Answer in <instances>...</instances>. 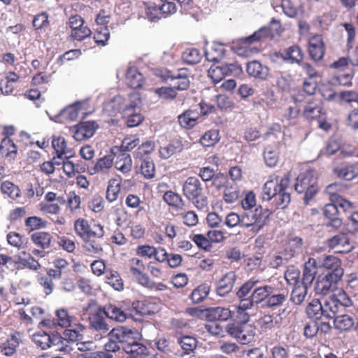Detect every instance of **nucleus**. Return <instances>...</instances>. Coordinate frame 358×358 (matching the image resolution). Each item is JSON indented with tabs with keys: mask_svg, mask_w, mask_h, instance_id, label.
I'll return each instance as SVG.
<instances>
[{
	"mask_svg": "<svg viewBox=\"0 0 358 358\" xmlns=\"http://www.w3.org/2000/svg\"><path fill=\"white\" fill-rule=\"evenodd\" d=\"M352 306V301L344 291H339L322 301L313 299L306 308L308 317L314 320L331 319L335 314L342 313Z\"/></svg>",
	"mask_w": 358,
	"mask_h": 358,
	"instance_id": "1",
	"label": "nucleus"
},
{
	"mask_svg": "<svg viewBox=\"0 0 358 358\" xmlns=\"http://www.w3.org/2000/svg\"><path fill=\"white\" fill-rule=\"evenodd\" d=\"M290 183V173H287L282 178L275 177L268 180L262 188L263 201H271L277 208H285L291 201L288 192Z\"/></svg>",
	"mask_w": 358,
	"mask_h": 358,
	"instance_id": "2",
	"label": "nucleus"
},
{
	"mask_svg": "<svg viewBox=\"0 0 358 358\" xmlns=\"http://www.w3.org/2000/svg\"><path fill=\"white\" fill-rule=\"evenodd\" d=\"M272 283L262 284L255 278H251L245 281L236 290L237 299H243L245 301L243 305L245 307H254L261 306L264 308V303H266L271 290Z\"/></svg>",
	"mask_w": 358,
	"mask_h": 358,
	"instance_id": "3",
	"label": "nucleus"
},
{
	"mask_svg": "<svg viewBox=\"0 0 358 358\" xmlns=\"http://www.w3.org/2000/svg\"><path fill=\"white\" fill-rule=\"evenodd\" d=\"M122 96H115L106 105L107 110L113 109L114 112H122L123 116L127 117V125L129 127L138 126L143 120L140 113L135 111L136 106L140 103V96L137 93L130 94L129 103H124Z\"/></svg>",
	"mask_w": 358,
	"mask_h": 358,
	"instance_id": "4",
	"label": "nucleus"
},
{
	"mask_svg": "<svg viewBox=\"0 0 358 358\" xmlns=\"http://www.w3.org/2000/svg\"><path fill=\"white\" fill-rule=\"evenodd\" d=\"M271 214V211L269 209L263 208L261 206L252 210H244L241 213V227L250 228L252 233L257 234L268 223Z\"/></svg>",
	"mask_w": 358,
	"mask_h": 358,
	"instance_id": "5",
	"label": "nucleus"
},
{
	"mask_svg": "<svg viewBox=\"0 0 358 358\" xmlns=\"http://www.w3.org/2000/svg\"><path fill=\"white\" fill-rule=\"evenodd\" d=\"M331 201L324 207V215L329 220L326 226L333 229H338L343 224L342 219L338 216L340 210H348L352 207V203L337 194L331 196Z\"/></svg>",
	"mask_w": 358,
	"mask_h": 358,
	"instance_id": "6",
	"label": "nucleus"
},
{
	"mask_svg": "<svg viewBox=\"0 0 358 358\" xmlns=\"http://www.w3.org/2000/svg\"><path fill=\"white\" fill-rule=\"evenodd\" d=\"M182 192L188 201L200 210L208 208V200L202 184L196 177H188L182 185Z\"/></svg>",
	"mask_w": 358,
	"mask_h": 358,
	"instance_id": "7",
	"label": "nucleus"
},
{
	"mask_svg": "<svg viewBox=\"0 0 358 358\" xmlns=\"http://www.w3.org/2000/svg\"><path fill=\"white\" fill-rule=\"evenodd\" d=\"M294 188L298 193H304V203L306 205L308 204L318 190L317 178L315 175V171L308 169L301 172L296 178Z\"/></svg>",
	"mask_w": 358,
	"mask_h": 358,
	"instance_id": "8",
	"label": "nucleus"
},
{
	"mask_svg": "<svg viewBox=\"0 0 358 358\" xmlns=\"http://www.w3.org/2000/svg\"><path fill=\"white\" fill-rule=\"evenodd\" d=\"M289 296V290L281 282L272 283L268 297L264 308L276 309L278 308L277 316L280 317L285 313L286 308H281L287 301Z\"/></svg>",
	"mask_w": 358,
	"mask_h": 358,
	"instance_id": "9",
	"label": "nucleus"
},
{
	"mask_svg": "<svg viewBox=\"0 0 358 358\" xmlns=\"http://www.w3.org/2000/svg\"><path fill=\"white\" fill-rule=\"evenodd\" d=\"M319 268L327 271V275L333 276V278H342L344 270L341 265V259L334 255H323L317 258Z\"/></svg>",
	"mask_w": 358,
	"mask_h": 358,
	"instance_id": "10",
	"label": "nucleus"
},
{
	"mask_svg": "<svg viewBox=\"0 0 358 358\" xmlns=\"http://www.w3.org/2000/svg\"><path fill=\"white\" fill-rule=\"evenodd\" d=\"M225 332L236 338L242 344L253 341L255 332L251 325H243L239 323H230L225 327Z\"/></svg>",
	"mask_w": 358,
	"mask_h": 358,
	"instance_id": "11",
	"label": "nucleus"
},
{
	"mask_svg": "<svg viewBox=\"0 0 358 358\" xmlns=\"http://www.w3.org/2000/svg\"><path fill=\"white\" fill-rule=\"evenodd\" d=\"M281 29L280 22L275 18H272L268 27H262L252 35L245 38L244 42L251 44L255 41H261L268 36L273 37L274 34H278Z\"/></svg>",
	"mask_w": 358,
	"mask_h": 358,
	"instance_id": "12",
	"label": "nucleus"
},
{
	"mask_svg": "<svg viewBox=\"0 0 358 358\" xmlns=\"http://www.w3.org/2000/svg\"><path fill=\"white\" fill-rule=\"evenodd\" d=\"M129 268L131 274L140 285L149 288L152 287V281L143 273L145 266L141 260L138 258H132L129 261Z\"/></svg>",
	"mask_w": 358,
	"mask_h": 358,
	"instance_id": "13",
	"label": "nucleus"
},
{
	"mask_svg": "<svg viewBox=\"0 0 358 358\" xmlns=\"http://www.w3.org/2000/svg\"><path fill=\"white\" fill-rule=\"evenodd\" d=\"M237 274L233 271L227 272L216 283V293L220 296H225L233 289L237 280Z\"/></svg>",
	"mask_w": 358,
	"mask_h": 358,
	"instance_id": "14",
	"label": "nucleus"
},
{
	"mask_svg": "<svg viewBox=\"0 0 358 358\" xmlns=\"http://www.w3.org/2000/svg\"><path fill=\"white\" fill-rule=\"evenodd\" d=\"M341 278H333L331 275L324 274L319 275L315 285V291L316 294L327 295L329 292L336 289L338 282Z\"/></svg>",
	"mask_w": 358,
	"mask_h": 358,
	"instance_id": "15",
	"label": "nucleus"
},
{
	"mask_svg": "<svg viewBox=\"0 0 358 358\" xmlns=\"http://www.w3.org/2000/svg\"><path fill=\"white\" fill-rule=\"evenodd\" d=\"M33 342L42 350H46L52 346L53 343H59L61 341L59 334H48L44 331H39L32 336Z\"/></svg>",
	"mask_w": 358,
	"mask_h": 358,
	"instance_id": "16",
	"label": "nucleus"
},
{
	"mask_svg": "<svg viewBox=\"0 0 358 358\" xmlns=\"http://www.w3.org/2000/svg\"><path fill=\"white\" fill-rule=\"evenodd\" d=\"M96 128L97 124L94 121L79 123L75 127L73 138L78 141L89 139L94 134Z\"/></svg>",
	"mask_w": 358,
	"mask_h": 358,
	"instance_id": "17",
	"label": "nucleus"
},
{
	"mask_svg": "<svg viewBox=\"0 0 358 358\" xmlns=\"http://www.w3.org/2000/svg\"><path fill=\"white\" fill-rule=\"evenodd\" d=\"M329 246L336 250L338 252H348L350 251L352 246L350 243L347 234L341 233L335 235L328 240Z\"/></svg>",
	"mask_w": 358,
	"mask_h": 358,
	"instance_id": "18",
	"label": "nucleus"
},
{
	"mask_svg": "<svg viewBox=\"0 0 358 358\" xmlns=\"http://www.w3.org/2000/svg\"><path fill=\"white\" fill-rule=\"evenodd\" d=\"M108 336L113 339H115L123 349V347L132 341L134 338V332L131 329L125 327H118L113 328L108 334Z\"/></svg>",
	"mask_w": 358,
	"mask_h": 358,
	"instance_id": "19",
	"label": "nucleus"
},
{
	"mask_svg": "<svg viewBox=\"0 0 358 358\" xmlns=\"http://www.w3.org/2000/svg\"><path fill=\"white\" fill-rule=\"evenodd\" d=\"M103 311L99 308L97 312L90 317V328L99 333V339L106 335L110 329L109 325L102 316Z\"/></svg>",
	"mask_w": 358,
	"mask_h": 358,
	"instance_id": "20",
	"label": "nucleus"
},
{
	"mask_svg": "<svg viewBox=\"0 0 358 358\" xmlns=\"http://www.w3.org/2000/svg\"><path fill=\"white\" fill-rule=\"evenodd\" d=\"M308 51L315 61L322 59L324 55V44L321 35H315L309 40Z\"/></svg>",
	"mask_w": 358,
	"mask_h": 358,
	"instance_id": "21",
	"label": "nucleus"
},
{
	"mask_svg": "<svg viewBox=\"0 0 358 358\" xmlns=\"http://www.w3.org/2000/svg\"><path fill=\"white\" fill-rule=\"evenodd\" d=\"M246 70L249 76L261 80H266L270 73L269 68L257 60L248 62Z\"/></svg>",
	"mask_w": 358,
	"mask_h": 358,
	"instance_id": "22",
	"label": "nucleus"
},
{
	"mask_svg": "<svg viewBox=\"0 0 358 358\" xmlns=\"http://www.w3.org/2000/svg\"><path fill=\"white\" fill-rule=\"evenodd\" d=\"M80 108L81 103L77 101L62 109L53 120L57 122H63L64 120L75 121L78 117Z\"/></svg>",
	"mask_w": 358,
	"mask_h": 358,
	"instance_id": "23",
	"label": "nucleus"
},
{
	"mask_svg": "<svg viewBox=\"0 0 358 358\" xmlns=\"http://www.w3.org/2000/svg\"><path fill=\"white\" fill-rule=\"evenodd\" d=\"M205 315L209 322L227 321L231 317V312L227 308L211 307L205 310Z\"/></svg>",
	"mask_w": 358,
	"mask_h": 358,
	"instance_id": "24",
	"label": "nucleus"
},
{
	"mask_svg": "<svg viewBox=\"0 0 358 358\" xmlns=\"http://www.w3.org/2000/svg\"><path fill=\"white\" fill-rule=\"evenodd\" d=\"M317 268H319V266H317V259L309 258L304 264L301 282L310 286L315 278Z\"/></svg>",
	"mask_w": 358,
	"mask_h": 358,
	"instance_id": "25",
	"label": "nucleus"
},
{
	"mask_svg": "<svg viewBox=\"0 0 358 358\" xmlns=\"http://www.w3.org/2000/svg\"><path fill=\"white\" fill-rule=\"evenodd\" d=\"M100 308L104 315L118 322H124L129 316V314L115 305L108 304L103 307H100Z\"/></svg>",
	"mask_w": 358,
	"mask_h": 358,
	"instance_id": "26",
	"label": "nucleus"
},
{
	"mask_svg": "<svg viewBox=\"0 0 358 358\" xmlns=\"http://www.w3.org/2000/svg\"><path fill=\"white\" fill-rule=\"evenodd\" d=\"M334 173L341 179L352 180L358 176V162L336 167Z\"/></svg>",
	"mask_w": 358,
	"mask_h": 358,
	"instance_id": "27",
	"label": "nucleus"
},
{
	"mask_svg": "<svg viewBox=\"0 0 358 358\" xmlns=\"http://www.w3.org/2000/svg\"><path fill=\"white\" fill-rule=\"evenodd\" d=\"M282 59L289 64H300L303 62V54L298 45H292L280 52Z\"/></svg>",
	"mask_w": 358,
	"mask_h": 358,
	"instance_id": "28",
	"label": "nucleus"
},
{
	"mask_svg": "<svg viewBox=\"0 0 358 358\" xmlns=\"http://www.w3.org/2000/svg\"><path fill=\"white\" fill-rule=\"evenodd\" d=\"M305 117L310 120L320 118L322 115V103L319 100L307 101L303 111Z\"/></svg>",
	"mask_w": 358,
	"mask_h": 358,
	"instance_id": "29",
	"label": "nucleus"
},
{
	"mask_svg": "<svg viewBox=\"0 0 358 358\" xmlns=\"http://www.w3.org/2000/svg\"><path fill=\"white\" fill-rule=\"evenodd\" d=\"M345 309L333 317L335 329L339 331H348L355 324L353 317L345 313Z\"/></svg>",
	"mask_w": 358,
	"mask_h": 358,
	"instance_id": "30",
	"label": "nucleus"
},
{
	"mask_svg": "<svg viewBox=\"0 0 358 358\" xmlns=\"http://www.w3.org/2000/svg\"><path fill=\"white\" fill-rule=\"evenodd\" d=\"M184 145L180 139H173L169 143L159 149V155L163 159H168L172 155L182 151Z\"/></svg>",
	"mask_w": 358,
	"mask_h": 358,
	"instance_id": "31",
	"label": "nucleus"
},
{
	"mask_svg": "<svg viewBox=\"0 0 358 358\" xmlns=\"http://www.w3.org/2000/svg\"><path fill=\"white\" fill-rule=\"evenodd\" d=\"M126 82L131 88H140L144 83V77L136 68L130 67L126 73Z\"/></svg>",
	"mask_w": 358,
	"mask_h": 358,
	"instance_id": "32",
	"label": "nucleus"
},
{
	"mask_svg": "<svg viewBox=\"0 0 358 358\" xmlns=\"http://www.w3.org/2000/svg\"><path fill=\"white\" fill-rule=\"evenodd\" d=\"M123 350L134 358L143 357L148 354V348L144 345L134 341V338H132V341L123 347Z\"/></svg>",
	"mask_w": 358,
	"mask_h": 358,
	"instance_id": "33",
	"label": "nucleus"
},
{
	"mask_svg": "<svg viewBox=\"0 0 358 358\" xmlns=\"http://www.w3.org/2000/svg\"><path fill=\"white\" fill-rule=\"evenodd\" d=\"M302 245L303 239L298 236H294L286 242L283 250L292 259L301 252Z\"/></svg>",
	"mask_w": 358,
	"mask_h": 358,
	"instance_id": "34",
	"label": "nucleus"
},
{
	"mask_svg": "<svg viewBox=\"0 0 358 358\" xmlns=\"http://www.w3.org/2000/svg\"><path fill=\"white\" fill-rule=\"evenodd\" d=\"M198 118V112L193 110H186L178 117L180 125L185 129L194 127L197 123Z\"/></svg>",
	"mask_w": 358,
	"mask_h": 358,
	"instance_id": "35",
	"label": "nucleus"
},
{
	"mask_svg": "<svg viewBox=\"0 0 358 358\" xmlns=\"http://www.w3.org/2000/svg\"><path fill=\"white\" fill-rule=\"evenodd\" d=\"M163 200L176 210H182L185 205L182 197L173 191L166 192L163 196Z\"/></svg>",
	"mask_w": 358,
	"mask_h": 358,
	"instance_id": "36",
	"label": "nucleus"
},
{
	"mask_svg": "<svg viewBox=\"0 0 358 358\" xmlns=\"http://www.w3.org/2000/svg\"><path fill=\"white\" fill-rule=\"evenodd\" d=\"M52 236L45 231H37L31 234V239L33 243L43 250L50 247Z\"/></svg>",
	"mask_w": 358,
	"mask_h": 358,
	"instance_id": "37",
	"label": "nucleus"
},
{
	"mask_svg": "<svg viewBox=\"0 0 358 358\" xmlns=\"http://www.w3.org/2000/svg\"><path fill=\"white\" fill-rule=\"evenodd\" d=\"M308 287V285H304L302 282L293 286L290 301L295 305L301 304L307 295Z\"/></svg>",
	"mask_w": 358,
	"mask_h": 358,
	"instance_id": "38",
	"label": "nucleus"
},
{
	"mask_svg": "<svg viewBox=\"0 0 358 358\" xmlns=\"http://www.w3.org/2000/svg\"><path fill=\"white\" fill-rule=\"evenodd\" d=\"M0 152L10 160H13L15 158L17 150L13 141L6 137L1 142Z\"/></svg>",
	"mask_w": 358,
	"mask_h": 358,
	"instance_id": "39",
	"label": "nucleus"
},
{
	"mask_svg": "<svg viewBox=\"0 0 358 358\" xmlns=\"http://www.w3.org/2000/svg\"><path fill=\"white\" fill-rule=\"evenodd\" d=\"M171 81L173 82L171 85L173 86L175 90L180 91L187 90L190 84L187 74L182 70L176 73Z\"/></svg>",
	"mask_w": 358,
	"mask_h": 358,
	"instance_id": "40",
	"label": "nucleus"
},
{
	"mask_svg": "<svg viewBox=\"0 0 358 358\" xmlns=\"http://www.w3.org/2000/svg\"><path fill=\"white\" fill-rule=\"evenodd\" d=\"M74 229L77 235L83 240L90 238L92 229L87 220L82 218L76 220L74 223Z\"/></svg>",
	"mask_w": 358,
	"mask_h": 358,
	"instance_id": "41",
	"label": "nucleus"
},
{
	"mask_svg": "<svg viewBox=\"0 0 358 358\" xmlns=\"http://www.w3.org/2000/svg\"><path fill=\"white\" fill-rule=\"evenodd\" d=\"M132 307L137 314L142 316L151 315L155 313L154 304L147 301H137L134 302Z\"/></svg>",
	"mask_w": 358,
	"mask_h": 358,
	"instance_id": "42",
	"label": "nucleus"
},
{
	"mask_svg": "<svg viewBox=\"0 0 358 358\" xmlns=\"http://www.w3.org/2000/svg\"><path fill=\"white\" fill-rule=\"evenodd\" d=\"M238 304L236 307V318L238 320L237 323L243 325H248L247 323L249 322L250 315L247 313V310L252 309L253 307H245L243 303L245 301V299H238Z\"/></svg>",
	"mask_w": 358,
	"mask_h": 358,
	"instance_id": "43",
	"label": "nucleus"
},
{
	"mask_svg": "<svg viewBox=\"0 0 358 358\" xmlns=\"http://www.w3.org/2000/svg\"><path fill=\"white\" fill-rule=\"evenodd\" d=\"M115 166L123 173L129 172L132 166V161L130 155L127 152H123L120 155L115 162Z\"/></svg>",
	"mask_w": 358,
	"mask_h": 358,
	"instance_id": "44",
	"label": "nucleus"
},
{
	"mask_svg": "<svg viewBox=\"0 0 358 358\" xmlns=\"http://www.w3.org/2000/svg\"><path fill=\"white\" fill-rule=\"evenodd\" d=\"M1 190L3 194L8 195L13 200L21 198L19 187L10 181H4L1 183Z\"/></svg>",
	"mask_w": 358,
	"mask_h": 358,
	"instance_id": "45",
	"label": "nucleus"
},
{
	"mask_svg": "<svg viewBox=\"0 0 358 358\" xmlns=\"http://www.w3.org/2000/svg\"><path fill=\"white\" fill-rule=\"evenodd\" d=\"M182 59L185 63L193 65L200 62L201 59V54L198 49L189 48H187L182 52Z\"/></svg>",
	"mask_w": 358,
	"mask_h": 358,
	"instance_id": "46",
	"label": "nucleus"
},
{
	"mask_svg": "<svg viewBox=\"0 0 358 358\" xmlns=\"http://www.w3.org/2000/svg\"><path fill=\"white\" fill-rule=\"evenodd\" d=\"M106 282L115 290L123 289V281L119 273L115 271L108 270L106 271Z\"/></svg>",
	"mask_w": 358,
	"mask_h": 358,
	"instance_id": "47",
	"label": "nucleus"
},
{
	"mask_svg": "<svg viewBox=\"0 0 358 358\" xmlns=\"http://www.w3.org/2000/svg\"><path fill=\"white\" fill-rule=\"evenodd\" d=\"M178 343L184 350L185 355H188L196 349L197 341L195 338L189 336H185L178 339Z\"/></svg>",
	"mask_w": 358,
	"mask_h": 358,
	"instance_id": "48",
	"label": "nucleus"
},
{
	"mask_svg": "<svg viewBox=\"0 0 358 358\" xmlns=\"http://www.w3.org/2000/svg\"><path fill=\"white\" fill-rule=\"evenodd\" d=\"M220 140L219 131L211 129L206 131L200 138L201 144L204 147H210L215 145Z\"/></svg>",
	"mask_w": 358,
	"mask_h": 358,
	"instance_id": "49",
	"label": "nucleus"
},
{
	"mask_svg": "<svg viewBox=\"0 0 358 358\" xmlns=\"http://www.w3.org/2000/svg\"><path fill=\"white\" fill-rule=\"evenodd\" d=\"M210 287L206 284H202L193 290L190 299L194 303L201 302L209 294Z\"/></svg>",
	"mask_w": 358,
	"mask_h": 358,
	"instance_id": "50",
	"label": "nucleus"
},
{
	"mask_svg": "<svg viewBox=\"0 0 358 358\" xmlns=\"http://www.w3.org/2000/svg\"><path fill=\"white\" fill-rule=\"evenodd\" d=\"M18 345V338L15 335H12L11 337L2 345L1 352L6 356H11L16 352Z\"/></svg>",
	"mask_w": 358,
	"mask_h": 358,
	"instance_id": "51",
	"label": "nucleus"
},
{
	"mask_svg": "<svg viewBox=\"0 0 358 358\" xmlns=\"http://www.w3.org/2000/svg\"><path fill=\"white\" fill-rule=\"evenodd\" d=\"M264 159L268 167H274L279 159L278 150L271 146H268L264 151Z\"/></svg>",
	"mask_w": 358,
	"mask_h": 358,
	"instance_id": "52",
	"label": "nucleus"
},
{
	"mask_svg": "<svg viewBox=\"0 0 358 358\" xmlns=\"http://www.w3.org/2000/svg\"><path fill=\"white\" fill-rule=\"evenodd\" d=\"M110 38L108 27H97L95 29L94 39L95 43L101 46L106 45Z\"/></svg>",
	"mask_w": 358,
	"mask_h": 358,
	"instance_id": "53",
	"label": "nucleus"
},
{
	"mask_svg": "<svg viewBox=\"0 0 358 358\" xmlns=\"http://www.w3.org/2000/svg\"><path fill=\"white\" fill-rule=\"evenodd\" d=\"M354 77L353 70H350L348 73L344 74H338L334 76L331 78V83L333 85H338L344 87H349L352 85V80Z\"/></svg>",
	"mask_w": 358,
	"mask_h": 358,
	"instance_id": "54",
	"label": "nucleus"
},
{
	"mask_svg": "<svg viewBox=\"0 0 358 358\" xmlns=\"http://www.w3.org/2000/svg\"><path fill=\"white\" fill-rule=\"evenodd\" d=\"M239 197L238 187L236 185L226 186L224 190L223 199L227 203H233Z\"/></svg>",
	"mask_w": 358,
	"mask_h": 358,
	"instance_id": "55",
	"label": "nucleus"
},
{
	"mask_svg": "<svg viewBox=\"0 0 358 358\" xmlns=\"http://www.w3.org/2000/svg\"><path fill=\"white\" fill-rule=\"evenodd\" d=\"M284 275L287 282L290 285L295 286L301 283L299 280L300 271L293 266L287 267Z\"/></svg>",
	"mask_w": 358,
	"mask_h": 358,
	"instance_id": "56",
	"label": "nucleus"
},
{
	"mask_svg": "<svg viewBox=\"0 0 358 358\" xmlns=\"http://www.w3.org/2000/svg\"><path fill=\"white\" fill-rule=\"evenodd\" d=\"M8 243L18 249L24 248L27 239L17 232H10L6 236Z\"/></svg>",
	"mask_w": 358,
	"mask_h": 358,
	"instance_id": "57",
	"label": "nucleus"
},
{
	"mask_svg": "<svg viewBox=\"0 0 358 358\" xmlns=\"http://www.w3.org/2000/svg\"><path fill=\"white\" fill-rule=\"evenodd\" d=\"M145 16L150 22H158L162 17L158 5L154 3L148 4L145 7Z\"/></svg>",
	"mask_w": 358,
	"mask_h": 358,
	"instance_id": "58",
	"label": "nucleus"
},
{
	"mask_svg": "<svg viewBox=\"0 0 358 358\" xmlns=\"http://www.w3.org/2000/svg\"><path fill=\"white\" fill-rule=\"evenodd\" d=\"M141 171L142 175L148 179L155 176V168L152 161L148 159H143L141 161Z\"/></svg>",
	"mask_w": 358,
	"mask_h": 358,
	"instance_id": "59",
	"label": "nucleus"
},
{
	"mask_svg": "<svg viewBox=\"0 0 358 358\" xmlns=\"http://www.w3.org/2000/svg\"><path fill=\"white\" fill-rule=\"evenodd\" d=\"M113 164V157L110 155L104 156L102 158H100L94 167V170L95 173L106 172L110 168L112 167Z\"/></svg>",
	"mask_w": 358,
	"mask_h": 358,
	"instance_id": "60",
	"label": "nucleus"
},
{
	"mask_svg": "<svg viewBox=\"0 0 358 358\" xmlns=\"http://www.w3.org/2000/svg\"><path fill=\"white\" fill-rule=\"evenodd\" d=\"M24 224L29 229V231L38 230L46 227V222L36 216L27 217Z\"/></svg>",
	"mask_w": 358,
	"mask_h": 358,
	"instance_id": "61",
	"label": "nucleus"
},
{
	"mask_svg": "<svg viewBox=\"0 0 358 358\" xmlns=\"http://www.w3.org/2000/svg\"><path fill=\"white\" fill-rule=\"evenodd\" d=\"M48 14L46 12H42L34 16L33 20V26L36 29H45L49 26Z\"/></svg>",
	"mask_w": 358,
	"mask_h": 358,
	"instance_id": "62",
	"label": "nucleus"
},
{
	"mask_svg": "<svg viewBox=\"0 0 358 358\" xmlns=\"http://www.w3.org/2000/svg\"><path fill=\"white\" fill-rule=\"evenodd\" d=\"M155 92L158 96L163 99H173L177 96V92L173 85L171 87H162L155 89Z\"/></svg>",
	"mask_w": 358,
	"mask_h": 358,
	"instance_id": "63",
	"label": "nucleus"
},
{
	"mask_svg": "<svg viewBox=\"0 0 358 358\" xmlns=\"http://www.w3.org/2000/svg\"><path fill=\"white\" fill-rule=\"evenodd\" d=\"M280 322L277 320L274 321L273 315L270 313L264 314L259 319V324L263 329H271L275 324H280Z\"/></svg>",
	"mask_w": 358,
	"mask_h": 358,
	"instance_id": "64",
	"label": "nucleus"
}]
</instances>
